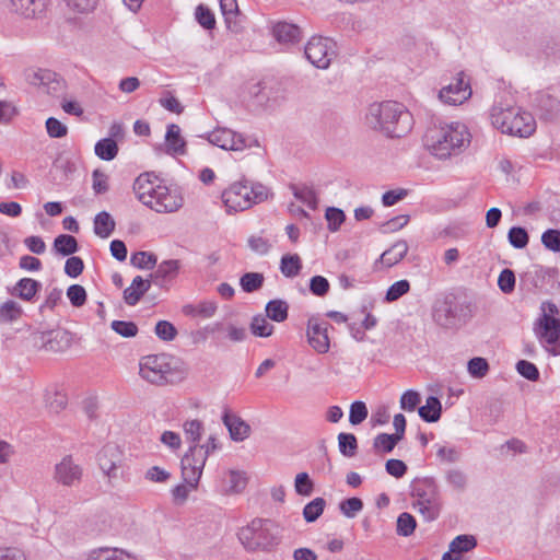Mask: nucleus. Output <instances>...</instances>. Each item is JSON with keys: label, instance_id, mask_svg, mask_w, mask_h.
Here are the masks:
<instances>
[{"label": "nucleus", "instance_id": "f257e3e1", "mask_svg": "<svg viewBox=\"0 0 560 560\" xmlns=\"http://www.w3.org/2000/svg\"><path fill=\"white\" fill-rule=\"evenodd\" d=\"M366 122L388 137L400 138L411 131L413 117L404 104L386 101L370 105Z\"/></svg>", "mask_w": 560, "mask_h": 560}, {"label": "nucleus", "instance_id": "f03ea898", "mask_svg": "<svg viewBox=\"0 0 560 560\" xmlns=\"http://www.w3.org/2000/svg\"><path fill=\"white\" fill-rule=\"evenodd\" d=\"M471 142V133L463 122H451L431 130L427 135V147L439 160L462 154Z\"/></svg>", "mask_w": 560, "mask_h": 560}, {"label": "nucleus", "instance_id": "7ed1b4c3", "mask_svg": "<svg viewBox=\"0 0 560 560\" xmlns=\"http://www.w3.org/2000/svg\"><path fill=\"white\" fill-rule=\"evenodd\" d=\"M177 358L161 353L145 355L140 361V376L155 385L175 383L183 376Z\"/></svg>", "mask_w": 560, "mask_h": 560}, {"label": "nucleus", "instance_id": "20e7f679", "mask_svg": "<svg viewBox=\"0 0 560 560\" xmlns=\"http://www.w3.org/2000/svg\"><path fill=\"white\" fill-rule=\"evenodd\" d=\"M410 494L416 499L413 508L424 521H435L441 513L442 502L439 486L433 477L415 478L410 483Z\"/></svg>", "mask_w": 560, "mask_h": 560}, {"label": "nucleus", "instance_id": "39448f33", "mask_svg": "<svg viewBox=\"0 0 560 560\" xmlns=\"http://www.w3.org/2000/svg\"><path fill=\"white\" fill-rule=\"evenodd\" d=\"M246 550H271L278 545L277 526L270 520L255 518L238 532Z\"/></svg>", "mask_w": 560, "mask_h": 560}, {"label": "nucleus", "instance_id": "423d86ee", "mask_svg": "<svg viewBox=\"0 0 560 560\" xmlns=\"http://www.w3.org/2000/svg\"><path fill=\"white\" fill-rule=\"evenodd\" d=\"M220 447L214 435L202 445H190L180 460L182 476L191 488L197 487L208 456Z\"/></svg>", "mask_w": 560, "mask_h": 560}, {"label": "nucleus", "instance_id": "0eeeda50", "mask_svg": "<svg viewBox=\"0 0 560 560\" xmlns=\"http://www.w3.org/2000/svg\"><path fill=\"white\" fill-rule=\"evenodd\" d=\"M304 55L314 67L327 69L337 55L336 43L328 37L313 36L305 45Z\"/></svg>", "mask_w": 560, "mask_h": 560}, {"label": "nucleus", "instance_id": "6e6552de", "mask_svg": "<svg viewBox=\"0 0 560 560\" xmlns=\"http://www.w3.org/2000/svg\"><path fill=\"white\" fill-rule=\"evenodd\" d=\"M463 305L458 303L452 293L436 299L432 307L433 320L443 328H453L460 319Z\"/></svg>", "mask_w": 560, "mask_h": 560}, {"label": "nucleus", "instance_id": "1a4fd4ad", "mask_svg": "<svg viewBox=\"0 0 560 560\" xmlns=\"http://www.w3.org/2000/svg\"><path fill=\"white\" fill-rule=\"evenodd\" d=\"M534 332L546 351L553 355H560V319L539 316L534 323Z\"/></svg>", "mask_w": 560, "mask_h": 560}, {"label": "nucleus", "instance_id": "9d476101", "mask_svg": "<svg viewBox=\"0 0 560 560\" xmlns=\"http://www.w3.org/2000/svg\"><path fill=\"white\" fill-rule=\"evenodd\" d=\"M25 79L31 85L51 96H59L66 88L61 77L48 69H28L25 71Z\"/></svg>", "mask_w": 560, "mask_h": 560}, {"label": "nucleus", "instance_id": "9b49d317", "mask_svg": "<svg viewBox=\"0 0 560 560\" xmlns=\"http://www.w3.org/2000/svg\"><path fill=\"white\" fill-rule=\"evenodd\" d=\"M209 143L223 150L243 151L250 148L249 139L229 128H217L206 136Z\"/></svg>", "mask_w": 560, "mask_h": 560}, {"label": "nucleus", "instance_id": "f8f14e48", "mask_svg": "<svg viewBox=\"0 0 560 560\" xmlns=\"http://www.w3.org/2000/svg\"><path fill=\"white\" fill-rule=\"evenodd\" d=\"M250 192L248 184L242 182L233 183L226 188L222 192V201L228 212H238L250 208Z\"/></svg>", "mask_w": 560, "mask_h": 560}, {"label": "nucleus", "instance_id": "ddd939ff", "mask_svg": "<svg viewBox=\"0 0 560 560\" xmlns=\"http://www.w3.org/2000/svg\"><path fill=\"white\" fill-rule=\"evenodd\" d=\"M471 96L469 82L465 81L464 72H459L457 78L448 85L440 90L439 98L448 105H459Z\"/></svg>", "mask_w": 560, "mask_h": 560}, {"label": "nucleus", "instance_id": "4468645a", "mask_svg": "<svg viewBox=\"0 0 560 560\" xmlns=\"http://www.w3.org/2000/svg\"><path fill=\"white\" fill-rule=\"evenodd\" d=\"M83 474L82 467L74 463L71 456H65L60 463L55 466V479L66 487H73L81 481Z\"/></svg>", "mask_w": 560, "mask_h": 560}, {"label": "nucleus", "instance_id": "2eb2a0df", "mask_svg": "<svg viewBox=\"0 0 560 560\" xmlns=\"http://www.w3.org/2000/svg\"><path fill=\"white\" fill-rule=\"evenodd\" d=\"M158 187H161L159 178L150 173L139 175L133 183V191L137 198L149 208L156 197Z\"/></svg>", "mask_w": 560, "mask_h": 560}, {"label": "nucleus", "instance_id": "dca6fc26", "mask_svg": "<svg viewBox=\"0 0 560 560\" xmlns=\"http://www.w3.org/2000/svg\"><path fill=\"white\" fill-rule=\"evenodd\" d=\"M182 206V195L176 189L161 185L150 208L159 213H167L177 211Z\"/></svg>", "mask_w": 560, "mask_h": 560}, {"label": "nucleus", "instance_id": "f3484780", "mask_svg": "<svg viewBox=\"0 0 560 560\" xmlns=\"http://www.w3.org/2000/svg\"><path fill=\"white\" fill-rule=\"evenodd\" d=\"M520 113V106L513 105L509 102H495L489 112V119L491 125L500 130L502 133L511 124L514 116Z\"/></svg>", "mask_w": 560, "mask_h": 560}, {"label": "nucleus", "instance_id": "a211bd4d", "mask_svg": "<svg viewBox=\"0 0 560 560\" xmlns=\"http://www.w3.org/2000/svg\"><path fill=\"white\" fill-rule=\"evenodd\" d=\"M42 347L47 351L62 352L71 347L72 334L66 329H52L39 334Z\"/></svg>", "mask_w": 560, "mask_h": 560}, {"label": "nucleus", "instance_id": "6ab92c4d", "mask_svg": "<svg viewBox=\"0 0 560 560\" xmlns=\"http://www.w3.org/2000/svg\"><path fill=\"white\" fill-rule=\"evenodd\" d=\"M327 323H319L318 319L312 317L307 324V340L310 346L318 353H327L329 351V338L327 334Z\"/></svg>", "mask_w": 560, "mask_h": 560}, {"label": "nucleus", "instance_id": "aec40b11", "mask_svg": "<svg viewBox=\"0 0 560 560\" xmlns=\"http://www.w3.org/2000/svg\"><path fill=\"white\" fill-rule=\"evenodd\" d=\"M8 9L25 19H34L45 13L47 0H4Z\"/></svg>", "mask_w": 560, "mask_h": 560}, {"label": "nucleus", "instance_id": "412c9836", "mask_svg": "<svg viewBox=\"0 0 560 560\" xmlns=\"http://www.w3.org/2000/svg\"><path fill=\"white\" fill-rule=\"evenodd\" d=\"M535 129L536 121L533 115L520 107L518 115L513 117L511 124L503 133L520 138H527L535 131Z\"/></svg>", "mask_w": 560, "mask_h": 560}, {"label": "nucleus", "instance_id": "4be33fe9", "mask_svg": "<svg viewBox=\"0 0 560 560\" xmlns=\"http://www.w3.org/2000/svg\"><path fill=\"white\" fill-rule=\"evenodd\" d=\"M97 462L101 470L109 478L117 477L120 452L114 444H106L97 454Z\"/></svg>", "mask_w": 560, "mask_h": 560}, {"label": "nucleus", "instance_id": "5701e85b", "mask_svg": "<svg viewBox=\"0 0 560 560\" xmlns=\"http://www.w3.org/2000/svg\"><path fill=\"white\" fill-rule=\"evenodd\" d=\"M222 421L228 428L230 436L233 441L241 442L248 438L250 427L243 419L235 413L225 410L222 416Z\"/></svg>", "mask_w": 560, "mask_h": 560}, {"label": "nucleus", "instance_id": "b1692460", "mask_svg": "<svg viewBox=\"0 0 560 560\" xmlns=\"http://www.w3.org/2000/svg\"><path fill=\"white\" fill-rule=\"evenodd\" d=\"M536 108L544 120H553L560 114V101L546 92H540L535 98Z\"/></svg>", "mask_w": 560, "mask_h": 560}, {"label": "nucleus", "instance_id": "393cba45", "mask_svg": "<svg viewBox=\"0 0 560 560\" xmlns=\"http://www.w3.org/2000/svg\"><path fill=\"white\" fill-rule=\"evenodd\" d=\"M180 267L182 264L178 259L163 260L151 277L156 285L163 287L178 276Z\"/></svg>", "mask_w": 560, "mask_h": 560}, {"label": "nucleus", "instance_id": "a878e982", "mask_svg": "<svg viewBox=\"0 0 560 560\" xmlns=\"http://www.w3.org/2000/svg\"><path fill=\"white\" fill-rule=\"evenodd\" d=\"M42 289V283L32 278H22L10 291L11 295L23 301L32 302Z\"/></svg>", "mask_w": 560, "mask_h": 560}, {"label": "nucleus", "instance_id": "bb28decb", "mask_svg": "<svg viewBox=\"0 0 560 560\" xmlns=\"http://www.w3.org/2000/svg\"><path fill=\"white\" fill-rule=\"evenodd\" d=\"M151 281L144 280L141 276L133 278L131 284L124 290V301L130 306H135L141 298L150 290Z\"/></svg>", "mask_w": 560, "mask_h": 560}, {"label": "nucleus", "instance_id": "cd10ccee", "mask_svg": "<svg viewBox=\"0 0 560 560\" xmlns=\"http://www.w3.org/2000/svg\"><path fill=\"white\" fill-rule=\"evenodd\" d=\"M218 310L214 301H200L196 304L189 303L182 307V313L188 317L211 318Z\"/></svg>", "mask_w": 560, "mask_h": 560}, {"label": "nucleus", "instance_id": "c85d7f7f", "mask_svg": "<svg viewBox=\"0 0 560 560\" xmlns=\"http://www.w3.org/2000/svg\"><path fill=\"white\" fill-rule=\"evenodd\" d=\"M272 34L279 43H296L301 39V30L298 25L288 22H278L272 27Z\"/></svg>", "mask_w": 560, "mask_h": 560}, {"label": "nucleus", "instance_id": "c756f323", "mask_svg": "<svg viewBox=\"0 0 560 560\" xmlns=\"http://www.w3.org/2000/svg\"><path fill=\"white\" fill-rule=\"evenodd\" d=\"M165 143L167 147V153L173 155L185 154L186 142L180 136V128L178 125L170 124L167 126Z\"/></svg>", "mask_w": 560, "mask_h": 560}, {"label": "nucleus", "instance_id": "7c9ffc66", "mask_svg": "<svg viewBox=\"0 0 560 560\" xmlns=\"http://www.w3.org/2000/svg\"><path fill=\"white\" fill-rule=\"evenodd\" d=\"M408 248L406 241H397L390 248L381 255V260L387 267H393L405 258L408 253Z\"/></svg>", "mask_w": 560, "mask_h": 560}, {"label": "nucleus", "instance_id": "2f4dec72", "mask_svg": "<svg viewBox=\"0 0 560 560\" xmlns=\"http://www.w3.org/2000/svg\"><path fill=\"white\" fill-rule=\"evenodd\" d=\"M420 418L429 423L440 420L442 415V405L436 396H429L425 405L421 406L418 410Z\"/></svg>", "mask_w": 560, "mask_h": 560}, {"label": "nucleus", "instance_id": "473e14b6", "mask_svg": "<svg viewBox=\"0 0 560 560\" xmlns=\"http://www.w3.org/2000/svg\"><path fill=\"white\" fill-rule=\"evenodd\" d=\"M88 560H137V558L118 548H98L89 553Z\"/></svg>", "mask_w": 560, "mask_h": 560}, {"label": "nucleus", "instance_id": "72a5a7b5", "mask_svg": "<svg viewBox=\"0 0 560 560\" xmlns=\"http://www.w3.org/2000/svg\"><path fill=\"white\" fill-rule=\"evenodd\" d=\"M207 329L210 332L224 331L225 338L233 342H241L245 340V338L247 337V332L244 327H238L233 324L224 325L223 323L215 322L212 325L208 326Z\"/></svg>", "mask_w": 560, "mask_h": 560}, {"label": "nucleus", "instance_id": "f704fd0d", "mask_svg": "<svg viewBox=\"0 0 560 560\" xmlns=\"http://www.w3.org/2000/svg\"><path fill=\"white\" fill-rule=\"evenodd\" d=\"M115 226L116 223L107 211H101L94 218V233L101 238L109 237Z\"/></svg>", "mask_w": 560, "mask_h": 560}, {"label": "nucleus", "instance_id": "c9c22d12", "mask_svg": "<svg viewBox=\"0 0 560 560\" xmlns=\"http://www.w3.org/2000/svg\"><path fill=\"white\" fill-rule=\"evenodd\" d=\"M52 248L61 256H72L79 250V243L72 235L60 234L54 240Z\"/></svg>", "mask_w": 560, "mask_h": 560}, {"label": "nucleus", "instance_id": "e433bc0d", "mask_svg": "<svg viewBox=\"0 0 560 560\" xmlns=\"http://www.w3.org/2000/svg\"><path fill=\"white\" fill-rule=\"evenodd\" d=\"M266 315L273 322L282 323L288 318L289 304L281 299L270 300L265 307Z\"/></svg>", "mask_w": 560, "mask_h": 560}, {"label": "nucleus", "instance_id": "4c0bfd02", "mask_svg": "<svg viewBox=\"0 0 560 560\" xmlns=\"http://www.w3.org/2000/svg\"><path fill=\"white\" fill-rule=\"evenodd\" d=\"M220 9L222 15L224 16V21L226 27L231 31L236 32L238 24L237 18L240 15V10L236 0H220Z\"/></svg>", "mask_w": 560, "mask_h": 560}, {"label": "nucleus", "instance_id": "58836bf2", "mask_svg": "<svg viewBox=\"0 0 560 560\" xmlns=\"http://www.w3.org/2000/svg\"><path fill=\"white\" fill-rule=\"evenodd\" d=\"M96 156L104 161H112L118 154V144L113 138H103L95 143Z\"/></svg>", "mask_w": 560, "mask_h": 560}, {"label": "nucleus", "instance_id": "ea45409f", "mask_svg": "<svg viewBox=\"0 0 560 560\" xmlns=\"http://www.w3.org/2000/svg\"><path fill=\"white\" fill-rule=\"evenodd\" d=\"M302 269V261L298 254L283 255L280 261L281 273L287 278L296 277Z\"/></svg>", "mask_w": 560, "mask_h": 560}, {"label": "nucleus", "instance_id": "a19ab883", "mask_svg": "<svg viewBox=\"0 0 560 560\" xmlns=\"http://www.w3.org/2000/svg\"><path fill=\"white\" fill-rule=\"evenodd\" d=\"M185 439L190 445H200L199 441L203 433V423L200 420H187L183 424Z\"/></svg>", "mask_w": 560, "mask_h": 560}, {"label": "nucleus", "instance_id": "79ce46f5", "mask_svg": "<svg viewBox=\"0 0 560 560\" xmlns=\"http://www.w3.org/2000/svg\"><path fill=\"white\" fill-rule=\"evenodd\" d=\"M401 440L395 434L380 433L374 438L373 448L380 453H390Z\"/></svg>", "mask_w": 560, "mask_h": 560}, {"label": "nucleus", "instance_id": "37998d69", "mask_svg": "<svg viewBox=\"0 0 560 560\" xmlns=\"http://www.w3.org/2000/svg\"><path fill=\"white\" fill-rule=\"evenodd\" d=\"M477 546V539L472 535H458L450 544L451 552L460 555L472 550Z\"/></svg>", "mask_w": 560, "mask_h": 560}, {"label": "nucleus", "instance_id": "c03bdc74", "mask_svg": "<svg viewBox=\"0 0 560 560\" xmlns=\"http://www.w3.org/2000/svg\"><path fill=\"white\" fill-rule=\"evenodd\" d=\"M444 477L447 485L458 492H463L467 488L468 477L459 468H452L446 470Z\"/></svg>", "mask_w": 560, "mask_h": 560}, {"label": "nucleus", "instance_id": "a18cd8bd", "mask_svg": "<svg viewBox=\"0 0 560 560\" xmlns=\"http://www.w3.org/2000/svg\"><path fill=\"white\" fill-rule=\"evenodd\" d=\"M22 307L13 300H8L0 305V322L13 323L22 315Z\"/></svg>", "mask_w": 560, "mask_h": 560}, {"label": "nucleus", "instance_id": "49530a36", "mask_svg": "<svg viewBox=\"0 0 560 560\" xmlns=\"http://www.w3.org/2000/svg\"><path fill=\"white\" fill-rule=\"evenodd\" d=\"M265 281V277L260 272H246L240 279V285L246 293L259 290Z\"/></svg>", "mask_w": 560, "mask_h": 560}, {"label": "nucleus", "instance_id": "de8ad7c7", "mask_svg": "<svg viewBox=\"0 0 560 560\" xmlns=\"http://www.w3.org/2000/svg\"><path fill=\"white\" fill-rule=\"evenodd\" d=\"M339 452L346 457H352L358 450V440L352 433L341 432L338 434Z\"/></svg>", "mask_w": 560, "mask_h": 560}, {"label": "nucleus", "instance_id": "09e8293b", "mask_svg": "<svg viewBox=\"0 0 560 560\" xmlns=\"http://www.w3.org/2000/svg\"><path fill=\"white\" fill-rule=\"evenodd\" d=\"M325 499L318 497L308 502L303 509V517L307 523L315 522L324 512Z\"/></svg>", "mask_w": 560, "mask_h": 560}, {"label": "nucleus", "instance_id": "8fccbe9b", "mask_svg": "<svg viewBox=\"0 0 560 560\" xmlns=\"http://www.w3.org/2000/svg\"><path fill=\"white\" fill-rule=\"evenodd\" d=\"M158 258L149 252H136L130 257V264L138 269H153Z\"/></svg>", "mask_w": 560, "mask_h": 560}, {"label": "nucleus", "instance_id": "3c124183", "mask_svg": "<svg viewBox=\"0 0 560 560\" xmlns=\"http://www.w3.org/2000/svg\"><path fill=\"white\" fill-rule=\"evenodd\" d=\"M417 526L416 518L408 512H404L397 517L396 532L399 536L408 537L413 534Z\"/></svg>", "mask_w": 560, "mask_h": 560}, {"label": "nucleus", "instance_id": "603ef678", "mask_svg": "<svg viewBox=\"0 0 560 560\" xmlns=\"http://www.w3.org/2000/svg\"><path fill=\"white\" fill-rule=\"evenodd\" d=\"M273 325H271L262 315H255L250 323L252 334L257 337H269L273 332Z\"/></svg>", "mask_w": 560, "mask_h": 560}, {"label": "nucleus", "instance_id": "864d4df0", "mask_svg": "<svg viewBox=\"0 0 560 560\" xmlns=\"http://www.w3.org/2000/svg\"><path fill=\"white\" fill-rule=\"evenodd\" d=\"M292 191L294 197L301 202L305 203L311 209H316L317 207V196L316 192L307 187V186H292Z\"/></svg>", "mask_w": 560, "mask_h": 560}, {"label": "nucleus", "instance_id": "5fc2aeb1", "mask_svg": "<svg viewBox=\"0 0 560 560\" xmlns=\"http://www.w3.org/2000/svg\"><path fill=\"white\" fill-rule=\"evenodd\" d=\"M248 94L257 105H265L270 101V89L266 82H257L248 88Z\"/></svg>", "mask_w": 560, "mask_h": 560}, {"label": "nucleus", "instance_id": "6e6d98bb", "mask_svg": "<svg viewBox=\"0 0 560 560\" xmlns=\"http://www.w3.org/2000/svg\"><path fill=\"white\" fill-rule=\"evenodd\" d=\"M509 243L517 249H522L527 246L529 236L527 231L521 226H512L508 233Z\"/></svg>", "mask_w": 560, "mask_h": 560}, {"label": "nucleus", "instance_id": "4d7b16f0", "mask_svg": "<svg viewBox=\"0 0 560 560\" xmlns=\"http://www.w3.org/2000/svg\"><path fill=\"white\" fill-rule=\"evenodd\" d=\"M468 373L474 378H482L489 372V363L485 358L476 357L468 361Z\"/></svg>", "mask_w": 560, "mask_h": 560}, {"label": "nucleus", "instance_id": "13d9d810", "mask_svg": "<svg viewBox=\"0 0 560 560\" xmlns=\"http://www.w3.org/2000/svg\"><path fill=\"white\" fill-rule=\"evenodd\" d=\"M195 16L197 22L206 30H213L215 27V18L212 11L205 4H199L196 8Z\"/></svg>", "mask_w": 560, "mask_h": 560}, {"label": "nucleus", "instance_id": "bf43d9fd", "mask_svg": "<svg viewBox=\"0 0 560 560\" xmlns=\"http://www.w3.org/2000/svg\"><path fill=\"white\" fill-rule=\"evenodd\" d=\"M325 218L328 223L327 228L330 232H337L346 220L345 212L335 207H328L326 209Z\"/></svg>", "mask_w": 560, "mask_h": 560}, {"label": "nucleus", "instance_id": "052dcab7", "mask_svg": "<svg viewBox=\"0 0 560 560\" xmlns=\"http://www.w3.org/2000/svg\"><path fill=\"white\" fill-rule=\"evenodd\" d=\"M294 489L302 497H310L313 493L314 482L307 472H300L295 476Z\"/></svg>", "mask_w": 560, "mask_h": 560}, {"label": "nucleus", "instance_id": "680f3d73", "mask_svg": "<svg viewBox=\"0 0 560 560\" xmlns=\"http://www.w3.org/2000/svg\"><path fill=\"white\" fill-rule=\"evenodd\" d=\"M45 401L49 409L56 413L65 409L67 406V396L61 392H49L45 394Z\"/></svg>", "mask_w": 560, "mask_h": 560}, {"label": "nucleus", "instance_id": "e2e57ef3", "mask_svg": "<svg viewBox=\"0 0 560 560\" xmlns=\"http://www.w3.org/2000/svg\"><path fill=\"white\" fill-rule=\"evenodd\" d=\"M110 328L124 338L136 337L139 331L138 326L133 322L127 320H113Z\"/></svg>", "mask_w": 560, "mask_h": 560}, {"label": "nucleus", "instance_id": "0e129e2a", "mask_svg": "<svg viewBox=\"0 0 560 560\" xmlns=\"http://www.w3.org/2000/svg\"><path fill=\"white\" fill-rule=\"evenodd\" d=\"M410 290V283L408 280L402 279L394 282L387 290L385 300L387 302H394L400 299L402 295L408 293Z\"/></svg>", "mask_w": 560, "mask_h": 560}, {"label": "nucleus", "instance_id": "69168bd1", "mask_svg": "<svg viewBox=\"0 0 560 560\" xmlns=\"http://www.w3.org/2000/svg\"><path fill=\"white\" fill-rule=\"evenodd\" d=\"M369 411L363 401L357 400L351 404L349 411V422L352 425L362 423L368 418Z\"/></svg>", "mask_w": 560, "mask_h": 560}, {"label": "nucleus", "instance_id": "338daca9", "mask_svg": "<svg viewBox=\"0 0 560 560\" xmlns=\"http://www.w3.org/2000/svg\"><path fill=\"white\" fill-rule=\"evenodd\" d=\"M341 513L349 518H353L363 509V502L359 498H349L340 502Z\"/></svg>", "mask_w": 560, "mask_h": 560}, {"label": "nucleus", "instance_id": "774afa93", "mask_svg": "<svg viewBox=\"0 0 560 560\" xmlns=\"http://www.w3.org/2000/svg\"><path fill=\"white\" fill-rule=\"evenodd\" d=\"M541 243L547 249L553 253H560V231L548 229L541 235Z\"/></svg>", "mask_w": 560, "mask_h": 560}]
</instances>
